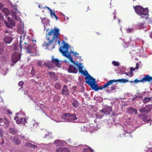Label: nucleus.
Wrapping results in <instances>:
<instances>
[{
	"mask_svg": "<svg viewBox=\"0 0 152 152\" xmlns=\"http://www.w3.org/2000/svg\"><path fill=\"white\" fill-rule=\"evenodd\" d=\"M127 111L128 113L131 115L132 114L134 113H135L136 114H137V110L132 107L128 108L127 110Z\"/></svg>",
	"mask_w": 152,
	"mask_h": 152,
	"instance_id": "nucleus-12",
	"label": "nucleus"
},
{
	"mask_svg": "<svg viewBox=\"0 0 152 152\" xmlns=\"http://www.w3.org/2000/svg\"><path fill=\"white\" fill-rule=\"evenodd\" d=\"M55 88L59 89L61 88V86L59 83H56L55 85Z\"/></svg>",
	"mask_w": 152,
	"mask_h": 152,
	"instance_id": "nucleus-31",
	"label": "nucleus"
},
{
	"mask_svg": "<svg viewBox=\"0 0 152 152\" xmlns=\"http://www.w3.org/2000/svg\"><path fill=\"white\" fill-rule=\"evenodd\" d=\"M129 82L130 83H137L139 82H142V79L141 80H137V79H136L134 81H129Z\"/></svg>",
	"mask_w": 152,
	"mask_h": 152,
	"instance_id": "nucleus-28",
	"label": "nucleus"
},
{
	"mask_svg": "<svg viewBox=\"0 0 152 152\" xmlns=\"http://www.w3.org/2000/svg\"><path fill=\"white\" fill-rule=\"evenodd\" d=\"M120 20H118V22L119 23L120 22Z\"/></svg>",
	"mask_w": 152,
	"mask_h": 152,
	"instance_id": "nucleus-61",
	"label": "nucleus"
},
{
	"mask_svg": "<svg viewBox=\"0 0 152 152\" xmlns=\"http://www.w3.org/2000/svg\"><path fill=\"white\" fill-rule=\"evenodd\" d=\"M46 7L47 8V9L49 10L50 11V10H52L51 9H50L49 7Z\"/></svg>",
	"mask_w": 152,
	"mask_h": 152,
	"instance_id": "nucleus-56",
	"label": "nucleus"
},
{
	"mask_svg": "<svg viewBox=\"0 0 152 152\" xmlns=\"http://www.w3.org/2000/svg\"><path fill=\"white\" fill-rule=\"evenodd\" d=\"M112 90H114L115 88V87L114 86H113L111 87Z\"/></svg>",
	"mask_w": 152,
	"mask_h": 152,
	"instance_id": "nucleus-52",
	"label": "nucleus"
},
{
	"mask_svg": "<svg viewBox=\"0 0 152 152\" xmlns=\"http://www.w3.org/2000/svg\"><path fill=\"white\" fill-rule=\"evenodd\" d=\"M142 101L145 104H146L148 102H152V97H145L143 99Z\"/></svg>",
	"mask_w": 152,
	"mask_h": 152,
	"instance_id": "nucleus-20",
	"label": "nucleus"
},
{
	"mask_svg": "<svg viewBox=\"0 0 152 152\" xmlns=\"http://www.w3.org/2000/svg\"><path fill=\"white\" fill-rule=\"evenodd\" d=\"M52 72H49V73L50 74H51Z\"/></svg>",
	"mask_w": 152,
	"mask_h": 152,
	"instance_id": "nucleus-63",
	"label": "nucleus"
},
{
	"mask_svg": "<svg viewBox=\"0 0 152 152\" xmlns=\"http://www.w3.org/2000/svg\"><path fill=\"white\" fill-rule=\"evenodd\" d=\"M97 35H99V34H100V33H97Z\"/></svg>",
	"mask_w": 152,
	"mask_h": 152,
	"instance_id": "nucleus-59",
	"label": "nucleus"
},
{
	"mask_svg": "<svg viewBox=\"0 0 152 152\" xmlns=\"http://www.w3.org/2000/svg\"><path fill=\"white\" fill-rule=\"evenodd\" d=\"M143 24L142 23H138L137 26L139 27V29H142L144 28Z\"/></svg>",
	"mask_w": 152,
	"mask_h": 152,
	"instance_id": "nucleus-32",
	"label": "nucleus"
},
{
	"mask_svg": "<svg viewBox=\"0 0 152 152\" xmlns=\"http://www.w3.org/2000/svg\"><path fill=\"white\" fill-rule=\"evenodd\" d=\"M52 62L58 66H59L60 65L59 61L56 58L52 59Z\"/></svg>",
	"mask_w": 152,
	"mask_h": 152,
	"instance_id": "nucleus-22",
	"label": "nucleus"
},
{
	"mask_svg": "<svg viewBox=\"0 0 152 152\" xmlns=\"http://www.w3.org/2000/svg\"><path fill=\"white\" fill-rule=\"evenodd\" d=\"M96 117L97 118H102L103 115H100L99 114H97L96 115Z\"/></svg>",
	"mask_w": 152,
	"mask_h": 152,
	"instance_id": "nucleus-37",
	"label": "nucleus"
},
{
	"mask_svg": "<svg viewBox=\"0 0 152 152\" xmlns=\"http://www.w3.org/2000/svg\"><path fill=\"white\" fill-rule=\"evenodd\" d=\"M111 111V108L110 107H107L103 108L102 110L100 111V113H103L104 114L107 115L110 114Z\"/></svg>",
	"mask_w": 152,
	"mask_h": 152,
	"instance_id": "nucleus-10",
	"label": "nucleus"
},
{
	"mask_svg": "<svg viewBox=\"0 0 152 152\" xmlns=\"http://www.w3.org/2000/svg\"><path fill=\"white\" fill-rule=\"evenodd\" d=\"M50 16L52 18H53L54 17L56 20H58V18L57 17L55 13L53 12L52 10H50Z\"/></svg>",
	"mask_w": 152,
	"mask_h": 152,
	"instance_id": "nucleus-27",
	"label": "nucleus"
},
{
	"mask_svg": "<svg viewBox=\"0 0 152 152\" xmlns=\"http://www.w3.org/2000/svg\"><path fill=\"white\" fill-rule=\"evenodd\" d=\"M28 44L26 42L23 43V49L25 50L26 52L29 53H33L34 52L32 51V50L33 49H35V46L36 45L35 44L33 45V46H32L31 45H27Z\"/></svg>",
	"mask_w": 152,
	"mask_h": 152,
	"instance_id": "nucleus-6",
	"label": "nucleus"
},
{
	"mask_svg": "<svg viewBox=\"0 0 152 152\" xmlns=\"http://www.w3.org/2000/svg\"><path fill=\"white\" fill-rule=\"evenodd\" d=\"M4 123L6 124V126H8L9 124V122L8 120L6 118H4Z\"/></svg>",
	"mask_w": 152,
	"mask_h": 152,
	"instance_id": "nucleus-33",
	"label": "nucleus"
},
{
	"mask_svg": "<svg viewBox=\"0 0 152 152\" xmlns=\"http://www.w3.org/2000/svg\"><path fill=\"white\" fill-rule=\"evenodd\" d=\"M4 46L3 43L0 42V54H1L3 52Z\"/></svg>",
	"mask_w": 152,
	"mask_h": 152,
	"instance_id": "nucleus-29",
	"label": "nucleus"
},
{
	"mask_svg": "<svg viewBox=\"0 0 152 152\" xmlns=\"http://www.w3.org/2000/svg\"><path fill=\"white\" fill-rule=\"evenodd\" d=\"M7 18L9 23L6 21L4 20V23L8 28L12 29L13 26H15V23L13 20L10 18L8 17Z\"/></svg>",
	"mask_w": 152,
	"mask_h": 152,
	"instance_id": "nucleus-8",
	"label": "nucleus"
},
{
	"mask_svg": "<svg viewBox=\"0 0 152 152\" xmlns=\"http://www.w3.org/2000/svg\"><path fill=\"white\" fill-rule=\"evenodd\" d=\"M12 141L16 145H19L20 143V141L18 138H14Z\"/></svg>",
	"mask_w": 152,
	"mask_h": 152,
	"instance_id": "nucleus-24",
	"label": "nucleus"
},
{
	"mask_svg": "<svg viewBox=\"0 0 152 152\" xmlns=\"http://www.w3.org/2000/svg\"><path fill=\"white\" fill-rule=\"evenodd\" d=\"M2 23L0 22V30L1 29V26H2Z\"/></svg>",
	"mask_w": 152,
	"mask_h": 152,
	"instance_id": "nucleus-54",
	"label": "nucleus"
},
{
	"mask_svg": "<svg viewBox=\"0 0 152 152\" xmlns=\"http://www.w3.org/2000/svg\"><path fill=\"white\" fill-rule=\"evenodd\" d=\"M81 67L82 68V70L83 72L81 73L80 72V73L83 74L84 75L86 76V77L85 78V79L86 80V81H87L88 80V79L87 78V77H91L89 74L87 72V71L86 70H85V71H84L83 70V66H81Z\"/></svg>",
	"mask_w": 152,
	"mask_h": 152,
	"instance_id": "nucleus-21",
	"label": "nucleus"
},
{
	"mask_svg": "<svg viewBox=\"0 0 152 152\" xmlns=\"http://www.w3.org/2000/svg\"><path fill=\"white\" fill-rule=\"evenodd\" d=\"M134 8L136 13L141 16V18L145 19L148 18V11L147 8L144 9L140 5H137L134 7Z\"/></svg>",
	"mask_w": 152,
	"mask_h": 152,
	"instance_id": "nucleus-3",
	"label": "nucleus"
},
{
	"mask_svg": "<svg viewBox=\"0 0 152 152\" xmlns=\"http://www.w3.org/2000/svg\"><path fill=\"white\" fill-rule=\"evenodd\" d=\"M7 113L9 114H11L12 113V112H11V111L10 110H7Z\"/></svg>",
	"mask_w": 152,
	"mask_h": 152,
	"instance_id": "nucleus-49",
	"label": "nucleus"
},
{
	"mask_svg": "<svg viewBox=\"0 0 152 152\" xmlns=\"http://www.w3.org/2000/svg\"><path fill=\"white\" fill-rule=\"evenodd\" d=\"M60 31L59 29L57 28H54L51 29L46 34V39L48 41V43L45 42L43 44V47H48L50 45L53 44L52 48L55 47L56 44L54 43L57 42L59 45L60 43Z\"/></svg>",
	"mask_w": 152,
	"mask_h": 152,
	"instance_id": "nucleus-1",
	"label": "nucleus"
},
{
	"mask_svg": "<svg viewBox=\"0 0 152 152\" xmlns=\"http://www.w3.org/2000/svg\"><path fill=\"white\" fill-rule=\"evenodd\" d=\"M51 133L47 132L45 135L44 137L49 138L51 137Z\"/></svg>",
	"mask_w": 152,
	"mask_h": 152,
	"instance_id": "nucleus-34",
	"label": "nucleus"
},
{
	"mask_svg": "<svg viewBox=\"0 0 152 152\" xmlns=\"http://www.w3.org/2000/svg\"><path fill=\"white\" fill-rule=\"evenodd\" d=\"M63 42L64 43V45H61L60 46L59 49V51L63 56L68 58L72 63H73L78 68L79 72H83L82 70L81 67L82 64L76 63L73 60L72 57H71L70 55L71 53H70V52L69 51V45L64 41H63Z\"/></svg>",
	"mask_w": 152,
	"mask_h": 152,
	"instance_id": "nucleus-2",
	"label": "nucleus"
},
{
	"mask_svg": "<svg viewBox=\"0 0 152 152\" xmlns=\"http://www.w3.org/2000/svg\"><path fill=\"white\" fill-rule=\"evenodd\" d=\"M31 146L33 147L32 148H34V147H37V146L35 145H33V144H32Z\"/></svg>",
	"mask_w": 152,
	"mask_h": 152,
	"instance_id": "nucleus-55",
	"label": "nucleus"
},
{
	"mask_svg": "<svg viewBox=\"0 0 152 152\" xmlns=\"http://www.w3.org/2000/svg\"><path fill=\"white\" fill-rule=\"evenodd\" d=\"M112 64L115 66H118L119 65V63L118 62L114 61H112Z\"/></svg>",
	"mask_w": 152,
	"mask_h": 152,
	"instance_id": "nucleus-35",
	"label": "nucleus"
},
{
	"mask_svg": "<svg viewBox=\"0 0 152 152\" xmlns=\"http://www.w3.org/2000/svg\"><path fill=\"white\" fill-rule=\"evenodd\" d=\"M23 120L25 122H26V118H24Z\"/></svg>",
	"mask_w": 152,
	"mask_h": 152,
	"instance_id": "nucleus-57",
	"label": "nucleus"
},
{
	"mask_svg": "<svg viewBox=\"0 0 152 152\" xmlns=\"http://www.w3.org/2000/svg\"><path fill=\"white\" fill-rule=\"evenodd\" d=\"M72 104L74 107L77 108L78 107V101L77 100H75L72 103Z\"/></svg>",
	"mask_w": 152,
	"mask_h": 152,
	"instance_id": "nucleus-26",
	"label": "nucleus"
},
{
	"mask_svg": "<svg viewBox=\"0 0 152 152\" xmlns=\"http://www.w3.org/2000/svg\"><path fill=\"white\" fill-rule=\"evenodd\" d=\"M142 83L152 81V77L149 75H146L142 78Z\"/></svg>",
	"mask_w": 152,
	"mask_h": 152,
	"instance_id": "nucleus-15",
	"label": "nucleus"
},
{
	"mask_svg": "<svg viewBox=\"0 0 152 152\" xmlns=\"http://www.w3.org/2000/svg\"><path fill=\"white\" fill-rule=\"evenodd\" d=\"M2 10L7 16L9 15L10 14V10L6 8H3Z\"/></svg>",
	"mask_w": 152,
	"mask_h": 152,
	"instance_id": "nucleus-23",
	"label": "nucleus"
},
{
	"mask_svg": "<svg viewBox=\"0 0 152 152\" xmlns=\"http://www.w3.org/2000/svg\"><path fill=\"white\" fill-rule=\"evenodd\" d=\"M136 67L135 68V69H138L139 67V64L138 63H137L136 64Z\"/></svg>",
	"mask_w": 152,
	"mask_h": 152,
	"instance_id": "nucleus-43",
	"label": "nucleus"
},
{
	"mask_svg": "<svg viewBox=\"0 0 152 152\" xmlns=\"http://www.w3.org/2000/svg\"><path fill=\"white\" fill-rule=\"evenodd\" d=\"M23 81H20V82L18 83V85L19 86H20L21 87V88H23Z\"/></svg>",
	"mask_w": 152,
	"mask_h": 152,
	"instance_id": "nucleus-39",
	"label": "nucleus"
},
{
	"mask_svg": "<svg viewBox=\"0 0 152 152\" xmlns=\"http://www.w3.org/2000/svg\"><path fill=\"white\" fill-rule=\"evenodd\" d=\"M21 58L20 55L19 53H15L12 55V61L14 63H16L19 61Z\"/></svg>",
	"mask_w": 152,
	"mask_h": 152,
	"instance_id": "nucleus-9",
	"label": "nucleus"
},
{
	"mask_svg": "<svg viewBox=\"0 0 152 152\" xmlns=\"http://www.w3.org/2000/svg\"><path fill=\"white\" fill-rule=\"evenodd\" d=\"M151 37L152 38V34H151Z\"/></svg>",
	"mask_w": 152,
	"mask_h": 152,
	"instance_id": "nucleus-64",
	"label": "nucleus"
},
{
	"mask_svg": "<svg viewBox=\"0 0 152 152\" xmlns=\"http://www.w3.org/2000/svg\"><path fill=\"white\" fill-rule=\"evenodd\" d=\"M112 84V83L111 81V80H110L107 83L104 84V86H101L100 87L98 86L99 90H101L104 88H105Z\"/></svg>",
	"mask_w": 152,
	"mask_h": 152,
	"instance_id": "nucleus-19",
	"label": "nucleus"
},
{
	"mask_svg": "<svg viewBox=\"0 0 152 152\" xmlns=\"http://www.w3.org/2000/svg\"><path fill=\"white\" fill-rule=\"evenodd\" d=\"M14 49L15 50H16V48L15 47H14Z\"/></svg>",
	"mask_w": 152,
	"mask_h": 152,
	"instance_id": "nucleus-62",
	"label": "nucleus"
},
{
	"mask_svg": "<svg viewBox=\"0 0 152 152\" xmlns=\"http://www.w3.org/2000/svg\"><path fill=\"white\" fill-rule=\"evenodd\" d=\"M3 16L0 13V20H3Z\"/></svg>",
	"mask_w": 152,
	"mask_h": 152,
	"instance_id": "nucleus-44",
	"label": "nucleus"
},
{
	"mask_svg": "<svg viewBox=\"0 0 152 152\" xmlns=\"http://www.w3.org/2000/svg\"><path fill=\"white\" fill-rule=\"evenodd\" d=\"M70 52L71 53L74 54V55L75 56H77L79 55V53H77L76 52L75 53H74V51H72L71 50L70 51Z\"/></svg>",
	"mask_w": 152,
	"mask_h": 152,
	"instance_id": "nucleus-38",
	"label": "nucleus"
},
{
	"mask_svg": "<svg viewBox=\"0 0 152 152\" xmlns=\"http://www.w3.org/2000/svg\"><path fill=\"white\" fill-rule=\"evenodd\" d=\"M88 80L86 82L89 85L92 89L96 91L99 90L98 86L96 84L95 79L92 77H87Z\"/></svg>",
	"mask_w": 152,
	"mask_h": 152,
	"instance_id": "nucleus-4",
	"label": "nucleus"
},
{
	"mask_svg": "<svg viewBox=\"0 0 152 152\" xmlns=\"http://www.w3.org/2000/svg\"><path fill=\"white\" fill-rule=\"evenodd\" d=\"M130 72H125V74L127 76H129L130 75Z\"/></svg>",
	"mask_w": 152,
	"mask_h": 152,
	"instance_id": "nucleus-45",
	"label": "nucleus"
},
{
	"mask_svg": "<svg viewBox=\"0 0 152 152\" xmlns=\"http://www.w3.org/2000/svg\"><path fill=\"white\" fill-rule=\"evenodd\" d=\"M139 97L140 98H142V96L141 95L140 96H139Z\"/></svg>",
	"mask_w": 152,
	"mask_h": 152,
	"instance_id": "nucleus-58",
	"label": "nucleus"
},
{
	"mask_svg": "<svg viewBox=\"0 0 152 152\" xmlns=\"http://www.w3.org/2000/svg\"><path fill=\"white\" fill-rule=\"evenodd\" d=\"M135 69H136L135 68H133V67L130 68V75L131 77L133 75V73L132 72L134 71Z\"/></svg>",
	"mask_w": 152,
	"mask_h": 152,
	"instance_id": "nucleus-36",
	"label": "nucleus"
},
{
	"mask_svg": "<svg viewBox=\"0 0 152 152\" xmlns=\"http://www.w3.org/2000/svg\"><path fill=\"white\" fill-rule=\"evenodd\" d=\"M37 65L39 66H41L42 65V63L41 62H39L37 63Z\"/></svg>",
	"mask_w": 152,
	"mask_h": 152,
	"instance_id": "nucleus-50",
	"label": "nucleus"
},
{
	"mask_svg": "<svg viewBox=\"0 0 152 152\" xmlns=\"http://www.w3.org/2000/svg\"><path fill=\"white\" fill-rule=\"evenodd\" d=\"M112 83H113L114 82H119L120 83H126V82H129V81L127 79H121L118 80H111Z\"/></svg>",
	"mask_w": 152,
	"mask_h": 152,
	"instance_id": "nucleus-16",
	"label": "nucleus"
},
{
	"mask_svg": "<svg viewBox=\"0 0 152 152\" xmlns=\"http://www.w3.org/2000/svg\"><path fill=\"white\" fill-rule=\"evenodd\" d=\"M83 152H93V151L90 148H85L83 149Z\"/></svg>",
	"mask_w": 152,
	"mask_h": 152,
	"instance_id": "nucleus-30",
	"label": "nucleus"
},
{
	"mask_svg": "<svg viewBox=\"0 0 152 152\" xmlns=\"http://www.w3.org/2000/svg\"><path fill=\"white\" fill-rule=\"evenodd\" d=\"M3 119L1 118H0V123L3 122Z\"/></svg>",
	"mask_w": 152,
	"mask_h": 152,
	"instance_id": "nucleus-53",
	"label": "nucleus"
},
{
	"mask_svg": "<svg viewBox=\"0 0 152 152\" xmlns=\"http://www.w3.org/2000/svg\"><path fill=\"white\" fill-rule=\"evenodd\" d=\"M5 37L4 38V41L7 44L10 43L12 40L11 34L10 32L7 30L5 31Z\"/></svg>",
	"mask_w": 152,
	"mask_h": 152,
	"instance_id": "nucleus-7",
	"label": "nucleus"
},
{
	"mask_svg": "<svg viewBox=\"0 0 152 152\" xmlns=\"http://www.w3.org/2000/svg\"><path fill=\"white\" fill-rule=\"evenodd\" d=\"M68 72L71 73H77V69L72 65H70L69 66Z\"/></svg>",
	"mask_w": 152,
	"mask_h": 152,
	"instance_id": "nucleus-13",
	"label": "nucleus"
},
{
	"mask_svg": "<svg viewBox=\"0 0 152 152\" xmlns=\"http://www.w3.org/2000/svg\"><path fill=\"white\" fill-rule=\"evenodd\" d=\"M62 94L63 95L67 96L69 94L68 90L67 89L66 86V85L64 86L63 89L62 91Z\"/></svg>",
	"mask_w": 152,
	"mask_h": 152,
	"instance_id": "nucleus-17",
	"label": "nucleus"
},
{
	"mask_svg": "<svg viewBox=\"0 0 152 152\" xmlns=\"http://www.w3.org/2000/svg\"><path fill=\"white\" fill-rule=\"evenodd\" d=\"M22 42L21 40L20 41V47L21 50V49H22V46L21 45V43H22Z\"/></svg>",
	"mask_w": 152,
	"mask_h": 152,
	"instance_id": "nucleus-47",
	"label": "nucleus"
},
{
	"mask_svg": "<svg viewBox=\"0 0 152 152\" xmlns=\"http://www.w3.org/2000/svg\"><path fill=\"white\" fill-rule=\"evenodd\" d=\"M151 110V108L148 106H145L141 108L139 111L141 113H145L149 112Z\"/></svg>",
	"mask_w": 152,
	"mask_h": 152,
	"instance_id": "nucleus-11",
	"label": "nucleus"
},
{
	"mask_svg": "<svg viewBox=\"0 0 152 152\" xmlns=\"http://www.w3.org/2000/svg\"><path fill=\"white\" fill-rule=\"evenodd\" d=\"M133 29L132 28H127L126 31L129 33L132 32L133 31Z\"/></svg>",
	"mask_w": 152,
	"mask_h": 152,
	"instance_id": "nucleus-41",
	"label": "nucleus"
},
{
	"mask_svg": "<svg viewBox=\"0 0 152 152\" xmlns=\"http://www.w3.org/2000/svg\"><path fill=\"white\" fill-rule=\"evenodd\" d=\"M31 73L32 75H35V73L34 72V71L33 69L32 70Z\"/></svg>",
	"mask_w": 152,
	"mask_h": 152,
	"instance_id": "nucleus-46",
	"label": "nucleus"
},
{
	"mask_svg": "<svg viewBox=\"0 0 152 152\" xmlns=\"http://www.w3.org/2000/svg\"><path fill=\"white\" fill-rule=\"evenodd\" d=\"M141 116V115H138V116H139V117H140Z\"/></svg>",
	"mask_w": 152,
	"mask_h": 152,
	"instance_id": "nucleus-60",
	"label": "nucleus"
},
{
	"mask_svg": "<svg viewBox=\"0 0 152 152\" xmlns=\"http://www.w3.org/2000/svg\"><path fill=\"white\" fill-rule=\"evenodd\" d=\"M56 152H70L69 149L67 148H60L56 149Z\"/></svg>",
	"mask_w": 152,
	"mask_h": 152,
	"instance_id": "nucleus-14",
	"label": "nucleus"
},
{
	"mask_svg": "<svg viewBox=\"0 0 152 152\" xmlns=\"http://www.w3.org/2000/svg\"><path fill=\"white\" fill-rule=\"evenodd\" d=\"M14 120L16 121L17 124H21L23 121V118L19 117V116H15V117Z\"/></svg>",
	"mask_w": 152,
	"mask_h": 152,
	"instance_id": "nucleus-18",
	"label": "nucleus"
},
{
	"mask_svg": "<svg viewBox=\"0 0 152 152\" xmlns=\"http://www.w3.org/2000/svg\"><path fill=\"white\" fill-rule=\"evenodd\" d=\"M15 12L16 13L18 12V10L17 9L16 7L15 8Z\"/></svg>",
	"mask_w": 152,
	"mask_h": 152,
	"instance_id": "nucleus-48",
	"label": "nucleus"
},
{
	"mask_svg": "<svg viewBox=\"0 0 152 152\" xmlns=\"http://www.w3.org/2000/svg\"><path fill=\"white\" fill-rule=\"evenodd\" d=\"M3 7V5L2 4L0 3V10Z\"/></svg>",
	"mask_w": 152,
	"mask_h": 152,
	"instance_id": "nucleus-51",
	"label": "nucleus"
},
{
	"mask_svg": "<svg viewBox=\"0 0 152 152\" xmlns=\"http://www.w3.org/2000/svg\"><path fill=\"white\" fill-rule=\"evenodd\" d=\"M31 145H32L31 143L30 142H26V145H25L26 146H28L29 147H33L31 146Z\"/></svg>",
	"mask_w": 152,
	"mask_h": 152,
	"instance_id": "nucleus-40",
	"label": "nucleus"
},
{
	"mask_svg": "<svg viewBox=\"0 0 152 152\" xmlns=\"http://www.w3.org/2000/svg\"><path fill=\"white\" fill-rule=\"evenodd\" d=\"M61 118L64 119L67 121H72L77 120V118L75 114L64 113L61 115Z\"/></svg>",
	"mask_w": 152,
	"mask_h": 152,
	"instance_id": "nucleus-5",
	"label": "nucleus"
},
{
	"mask_svg": "<svg viewBox=\"0 0 152 152\" xmlns=\"http://www.w3.org/2000/svg\"><path fill=\"white\" fill-rule=\"evenodd\" d=\"M44 65L48 67L49 68H50V66L49 64L48 63H45L44 64Z\"/></svg>",
	"mask_w": 152,
	"mask_h": 152,
	"instance_id": "nucleus-42",
	"label": "nucleus"
},
{
	"mask_svg": "<svg viewBox=\"0 0 152 152\" xmlns=\"http://www.w3.org/2000/svg\"><path fill=\"white\" fill-rule=\"evenodd\" d=\"M116 13L114 12L113 13L110 14L109 16V18L111 20H113L115 18Z\"/></svg>",
	"mask_w": 152,
	"mask_h": 152,
	"instance_id": "nucleus-25",
	"label": "nucleus"
}]
</instances>
